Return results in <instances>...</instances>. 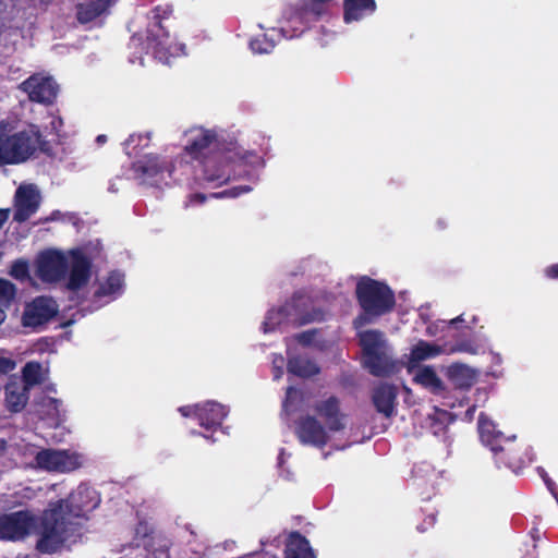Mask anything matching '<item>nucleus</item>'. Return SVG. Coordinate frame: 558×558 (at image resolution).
Wrapping results in <instances>:
<instances>
[{"label":"nucleus","mask_w":558,"mask_h":558,"mask_svg":"<svg viewBox=\"0 0 558 558\" xmlns=\"http://www.w3.org/2000/svg\"><path fill=\"white\" fill-rule=\"evenodd\" d=\"M10 209H0V229L9 219Z\"/></svg>","instance_id":"c03bdc74"},{"label":"nucleus","mask_w":558,"mask_h":558,"mask_svg":"<svg viewBox=\"0 0 558 558\" xmlns=\"http://www.w3.org/2000/svg\"><path fill=\"white\" fill-rule=\"evenodd\" d=\"M194 412L199 425L207 430H216L220 427L228 413L222 404L214 401L195 405Z\"/></svg>","instance_id":"aec40b11"},{"label":"nucleus","mask_w":558,"mask_h":558,"mask_svg":"<svg viewBox=\"0 0 558 558\" xmlns=\"http://www.w3.org/2000/svg\"><path fill=\"white\" fill-rule=\"evenodd\" d=\"M252 190L251 186L248 185H239V186H233L231 189H228V190H225L220 193H213L211 196L213 197H216V198H219V197H238L244 193H247Z\"/></svg>","instance_id":"72a5a7b5"},{"label":"nucleus","mask_w":558,"mask_h":558,"mask_svg":"<svg viewBox=\"0 0 558 558\" xmlns=\"http://www.w3.org/2000/svg\"><path fill=\"white\" fill-rule=\"evenodd\" d=\"M43 405L49 408L50 410H53L56 414L58 415L59 407L61 405V401L59 399L52 398V397H45L43 400Z\"/></svg>","instance_id":"4c0bfd02"},{"label":"nucleus","mask_w":558,"mask_h":558,"mask_svg":"<svg viewBox=\"0 0 558 558\" xmlns=\"http://www.w3.org/2000/svg\"><path fill=\"white\" fill-rule=\"evenodd\" d=\"M372 403L376 411L386 418L396 415L398 388L388 383H380L372 391Z\"/></svg>","instance_id":"6ab92c4d"},{"label":"nucleus","mask_w":558,"mask_h":558,"mask_svg":"<svg viewBox=\"0 0 558 558\" xmlns=\"http://www.w3.org/2000/svg\"><path fill=\"white\" fill-rule=\"evenodd\" d=\"M34 517L25 510L0 515V541H19L28 535Z\"/></svg>","instance_id":"f8f14e48"},{"label":"nucleus","mask_w":558,"mask_h":558,"mask_svg":"<svg viewBox=\"0 0 558 558\" xmlns=\"http://www.w3.org/2000/svg\"><path fill=\"white\" fill-rule=\"evenodd\" d=\"M39 469L69 473L82 466V456L70 450L41 449L35 456Z\"/></svg>","instance_id":"1a4fd4ad"},{"label":"nucleus","mask_w":558,"mask_h":558,"mask_svg":"<svg viewBox=\"0 0 558 558\" xmlns=\"http://www.w3.org/2000/svg\"><path fill=\"white\" fill-rule=\"evenodd\" d=\"M415 380L418 384L430 388H440L442 384L436 372L429 366H425L418 371L415 375Z\"/></svg>","instance_id":"c756f323"},{"label":"nucleus","mask_w":558,"mask_h":558,"mask_svg":"<svg viewBox=\"0 0 558 558\" xmlns=\"http://www.w3.org/2000/svg\"><path fill=\"white\" fill-rule=\"evenodd\" d=\"M287 369L288 373L301 378H310L319 374L320 372V368L314 361L301 355L289 357Z\"/></svg>","instance_id":"5701e85b"},{"label":"nucleus","mask_w":558,"mask_h":558,"mask_svg":"<svg viewBox=\"0 0 558 558\" xmlns=\"http://www.w3.org/2000/svg\"><path fill=\"white\" fill-rule=\"evenodd\" d=\"M68 269V259L59 251L48 250L37 258L36 275L43 282H59L65 277Z\"/></svg>","instance_id":"9b49d317"},{"label":"nucleus","mask_w":558,"mask_h":558,"mask_svg":"<svg viewBox=\"0 0 558 558\" xmlns=\"http://www.w3.org/2000/svg\"><path fill=\"white\" fill-rule=\"evenodd\" d=\"M58 313L56 302L48 296H37L25 305L22 324L24 327L37 328L46 325Z\"/></svg>","instance_id":"2eb2a0df"},{"label":"nucleus","mask_w":558,"mask_h":558,"mask_svg":"<svg viewBox=\"0 0 558 558\" xmlns=\"http://www.w3.org/2000/svg\"><path fill=\"white\" fill-rule=\"evenodd\" d=\"M143 140L146 142L145 145H147L149 142L148 134H131L124 144L129 146L131 144L141 143Z\"/></svg>","instance_id":"58836bf2"},{"label":"nucleus","mask_w":558,"mask_h":558,"mask_svg":"<svg viewBox=\"0 0 558 558\" xmlns=\"http://www.w3.org/2000/svg\"><path fill=\"white\" fill-rule=\"evenodd\" d=\"M92 262L80 250L71 251V267L66 288L77 291L86 286L90 279Z\"/></svg>","instance_id":"a211bd4d"},{"label":"nucleus","mask_w":558,"mask_h":558,"mask_svg":"<svg viewBox=\"0 0 558 558\" xmlns=\"http://www.w3.org/2000/svg\"><path fill=\"white\" fill-rule=\"evenodd\" d=\"M207 196L203 193H195L190 196V201L197 204H203Z\"/></svg>","instance_id":"79ce46f5"},{"label":"nucleus","mask_w":558,"mask_h":558,"mask_svg":"<svg viewBox=\"0 0 558 558\" xmlns=\"http://www.w3.org/2000/svg\"><path fill=\"white\" fill-rule=\"evenodd\" d=\"M41 196L35 184L20 185L14 195L13 220L22 223L27 221L38 210Z\"/></svg>","instance_id":"4468645a"},{"label":"nucleus","mask_w":558,"mask_h":558,"mask_svg":"<svg viewBox=\"0 0 558 558\" xmlns=\"http://www.w3.org/2000/svg\"><path fill=\"white\" fill-rule=\"evenodd\" d=\"M316 332H317L316 329L305 330V331H302L300 333H296L294 336V339L296 340L298 343H300V344H302L304 347H308L314 341Z\"/></svg>","instance_id":"c9c22d12"},{"label":"nucleus","mask_w":558,"mask_h":558,"mask_svg":"<svg viewBox=\"0 0 558 558\" xmlns=\"http://www.w3.org/2000/svg\"><path fill=\"white\" fill-rule=\"evenodd\" d=\"M458 322H463L462 316H458V317L453 318V319L451 320V324H452V325H454V324H457Z\"/></svg>","instance_id":"09e8293b"},{"label":"nucleus","mask_w":558,"mask_h":558,"mask_svg":"<svg viewBox=\"0 0 558 558\" xmlns=\"http://www.w3.org/2000/svg\"><path fill=\"white\" fill-rule=\"evenodd\" d=\"M314 411L319 416L328 432L337 433L345 428L347 415L341 411V403L338 397L329 396L328 398L317 401Z\"/></svg>","instance_id":"dca6fc26"},{"label":"nucleus","mask_w":558,"mask_h":558,"mask_svg":"<svg viewBox=\"0 0 558 558\" xmlns=\"http://www.w3.org/2000/svg\"><path fill=\"white\" fill-rule=\"evenodd\" d=\"M171 12L170 9H162L159 5L151 10L146 28V39L142 48L146 53L153 52L155 56H161L169 51L170 34L162 22L169 19ZM141 40L142 37L135 34L131 37L130 45H142Z\"/></svg>","instance_id":"423d86ee"},{"label":"nucleus","mask_w":558,"mask_h":558,"mask_svg":"<svg viewBox=\"0 0 558 558\" xmlns=\"http://www.w3.org/2000/svg\"><path fill=\"white\" fill-rule=\"evenodd\" d=\"M186 136L184 150L195 160L203 158V179L217 186L235 178V166L252 165V159H257L254 153L242 151L235 145L211 151V147H217L218 144V135L213 130L194 128Z\"/></svg>","instance_id":"f03ea898"},{"label":"nucleus","mask_w":558,"mask_h":558,"mask_svg":"<svg viewBox=\"0 0 558 558\" xmlns=\"http://www.w3.org/2000/svg\"><path fill=\"white\" fill-rule=\"evenodd\" d=\"M123 275L119 271H111L106 281L99 286L95 291V299H101L102 296L113 295L122 289Z\"/></svg>","instance_id":"a878e982"},{"label":"nucleus","mask_w":558,"mask_h":558,"mask_svg":"<svg viewBox=\"0 0 558 558\" xmlns=\"http://www.w3.org/2000/svg\"><path fill=\"white\" fill-rule=\"evenodd\" d=\"M360 345L363 350L365 368L376 377H388L398 371V365L385 352V340L381 331L369 329L361 332Z\"/></svg>","instance_id":"39448f33"},{"label":"nucleus","mask_w":558,"mask_h":558,"mask_svg":"<svg viewBox=\"0 0 558 558\" xmlns=\"http://www.w3.org/2000/svg\"><path fill=\"white\" fill-rule=\"evenodd\" d=\"M355 298L361 313L353 319L355 329L373 324L391 313L396 306L393 290L384 281L362 276L355 287Z\"/></svg>","instance_id":"20e7f679"},{"label":"nucleus","mask_w":558,"mask_h":558,"mask_svg":"<svg viewBox=\"0 0 558 558\" xmlns=\"http://www.w3.org/2000/svg\"><path fill=\"white\" fill-rule=\"evenodd\" d=\"M277 314L281 316L278 324L284 320L295 327L322 320L324 317L323 311L315 308L313 299L303 291L294 292L291 299L278 310Z\"/></svg>","instance_id":"6e6552de"},{"label":"nucleus","mask_w":558,"mask_h":558,"mask_svg":"<svg viewBox=\"0 0 558 558\" xmlns=\"http://www.w3.org/2000/svg\"><path fill=\"white\" fill-rule=\"evenodd\" d=\"M194 411H195V407H194V408H192V407H190V405H186V407H181V408H179V412H180L183 416H185V417H189V416H192V415H194V416H195V412H194Z\"/></svg>","instance_id":"a19ab883"},{"label":"nucleus","mask_w":558,"mask_h":558,"mask_svg":"<svg viewBox=\"0 0 558 558\" xmlns=\"http://www.w3.org/2000/svg\"><path fill=\"white\" fill-rule=\"evenodd\" d=\"M8 123L0 122V165H5Z\"/></svg>","instance_id":"f704fd0d"},{"label":"nucleus","mask_w":558,"mask_h":558,"mask_svg":"<svg viewBox=\"0 0 558 558\" xmlns=\"http://www.w3.org/2000/svg\"><path fill=\"white\" fill-rule=\"evenodd\" d=\"M167 170V163L157 155H146L132 163L134 178L141 184L154 185L157 178Z\"/></svg>","instance_id":"f3484780"},{"label":"nucleus","mask_w":558,"mask_h":558,"mask_svg":"<svg viewBox=\"0 0 558 558\" xmlns=\"http://www.w3.org/2000/svg\"><path fill=\"white\" fill-rule=\"evenodd\" d=\"M449 377L459 383L460 386H471L473 379L472 371L463 364H452L448 368Z\"/></svg>","instance_id":"cd10ccee"},{"label":"nucleus","mask_w":558,"mask_h":558,"mask_svg":"<svg viewBox=\"0 0 558 558\" xmlns=\"http://www.w3.org/2000/svg\"><path fill=\"white\" fill-rule=\"evenodd\" d=\"M450 352H464L469 354H476L478 352V345L473 340H461L458 341L451 349Z\"/></svg>","instance_id":"473e14b6"},{"label":"nucleus","mask_w":558,"mask_h":558,"mask_svg":"<svg viewBox=\"0 0 558 558\" xmlns=\"http://www.w3.org/2000/svg\"><path fill=\"white\" fill-rule=\"evenodd\" d=\"M142 530H143V531H146V530H147L146 524L140 523V524L137 525V527H136V534L141 533V532H142ZM144 535H147V533H146V532H144Z\"/></svg>","instance_id":"de8ad7c7"},{"label":"nucleus","mask_w":558,"mask_h":558,"mask_svg":"<svg viewBox=\"0 0 558 558\" xmlns=\"http://www.w3.org/2000/svg\"><path fill=\"white\" fill-rule=\"evenodd\" d=\"M444 352V349L435 343L420 340L411 350L410 361L418 363L428 359L436 357Z\"/></svg>","instance_id":"393cba45"},{"label":"nucleus","mask_w":558,"mask_h":558,"mask_svg":"<svg viewBox=\"0 0 558 558\" xmlns=\"http://www.w3.org/2000/svg\"><path fill=\"white\" fill-rule=\"evenodd\" d=\"M545 276L551 280H558V263L545 268Z\"/></svg>","instance_id":"ea45409f"},{"label":"nucleus","mask_w":558,"mask_h":558,"mask_svg":"<svg viewBox=\"0 0 558 558\" xmlns=\"http://www.w3.org/2000/svg\"><path fill=\"white\" fill-rule=\"evenodd\" d=\"M7 145L5 165H15L26 161L38 148L46 151L47 142L38 128L32 125L27 130L7 135Z\"/></svg>","instance_id":"0eeeda50"},{"label":"nucleus","mask_w":558,"mask_h":558,"mask_svg":"<svg viewBox=\"0 0 558 558\" xmlns=\"http://www.w3.org/2000/svg\"><path fill=\"white\" fill-rule=\"evenodd\" d=\"M284 558H316L308 539L300 532H293L284 548Z\"/></svg>","instance_id":"4be33fe9"},{"label":"nucleus","mask_w":558,"mask_h":558,"mask_svg":"<svg viewBox=\"0 0 558 558\" xmlns=\"http://www.w3.org/2000/svg\"><path fill=\"white\" fill-rule=\"evenodd\" d=\"M8 449V441L4 438H0V457L4 454Z\"/></svg>","instance_id":"a18cd8bd"},{"label":"nucleus","mask_w":558,"mask_h":558,"mask_svg":"<svg viewBox=\"0 0 558 558\" xmlns=\"http://www.w3.org/2000/svg\"><path fill=\"white\" fill-rule=\"evenodd\" d=\"M256 44H257V41H252V43H251L252 49H253V50H255V51H259V52H262V50H260L259 48H257V47H256Z\"/></svg>","instance_id":"8fccbe9b"},{"label":"nucleus","mask_w":558,"mask_h":558,"mask_svg":"<svg viewBox=\"0 0 558 558\" xmlns=\"http://www.w3.org/2000/svg\"><path fill=\"white\" fill-rule=\"evenodd\" d=\"M8 310H9V308H7V307L0 306V325H1V324L5 320V318H7V313H5V312H7Z\"/></svg>","instance_id":"49530a36"},{"label":"nucleus","mask_w":558,"mask_h":558,"mask_svg":"<svg viewBox=\"0 0 558 558\" xmlns=\"http://www.w3.org/2000/svg\"><path fill=\"white\" fill-rule=\"evenodd\" d=\"M294 433L298 440L304 446L323 449L329 441L327 428L312 415L300 417L295 422Z\"/></svg>","instance_id":"ddd939ff"},{"label":"nucleus","mask_w":558,"mask_h":558,"mask_svg":"<svg viewBox=\"0 0 558 558\" xmlns=\"http://www.w3.org/2000/svg\"><path fill=\"white\" fill-rule=\"evenodd\" d=\"M5 407L11 413L21 412L28 401V388L22 380L13 377L4 386Z\"/></svg>","instance_id":"412c9836"},{"label":"nucleus","mask_w":558,"mask_h":558,"mask_svg":"<svg viewBox=\"0 0 558 558\" xmlns=\"http://www.w3.org/2000/svg\"><path fill=\"white\" fill-rule=\"evenodd\" d=\"M478 434L482 444L489 448L497 468H506L519 473L534 460L532 448L515 436L505 437L493 422L478 420Z\"/></svg>","instance_id":"7ed1b4c3"},{"label":"nucleus","mask_w":558,"mask_h":558,"mask_svg":"<svg viewBox=\"0 0 558 558\" xmlns=\"http://www.w3.org/2000/svg\"><path fill=\"white\" fill-rule=\"evenodd\" d=\"M99 494L90 486L81 484L68 499L50 502L44 510L36 527V549L41 554L57 553L73 531V519H87V514L100 504Z\"/></svg>","instance_id":"f257e3e1"},{"label":"nucleus","mask_w":558,"mask_h":558,"mask_svg":"<svg viewBox=\"0 0 558 558\" xmlns=\"http://www.w3.org/2000/svg\"><path fill=\"white\" fill-rule=\"evenodd\" d=\"M15 368V362L9 357L0 356V374H8Z\"/></svg>","instance_id":"e433bc0d"},{"label":"nucleus","mask_w":558,"mask_h":558,"mask_svg":"<svg viewBox=\"0 0 558 558\" xmlns=\"http://www.w3.org/2000/svg\"><path fill=\"white\" fill-rule=\"evenodd\" d=\"M19 88L26 93L28 99L41 105H52L57 99L59 85L51 76L35 73L23 81Z\"/></svg>","instance_id":"9d476101"},{"label":"nucleus","mask_w":558,"mask_h":558,"mask_svg":"<svg viewBox=\"0 0 558 558\" xmlns=\"http://www.w3.org/2000/svg\"><path fill=\"white\" fill-rule=\"evenodd\" d=\"M102 13L101 5L97 3H88L86 5H80L77 10V19L82 23H88L97 19Z\"/></svg>","instance_id":"7c9ffc66"},{"label":"nucleus","mask_w":558,"mask_h":558,"mask_svg":"<svg viewBox=\"0 0 558 558\" xmlns=\"http://www.w3.org/2000/svg\"><path fill=\"white\" fill-rule=\"evenodd\" d=\"M344 21H357L363 16V12H374L376 10L375 0H343Z\"/></svg>","instance_id":"b1692460"},{"label":"nucleus","mask_w":558,"mask_h":558,"mask_svg":"<svg viewBox=\"0 0 558 558\" xmlns=\"http://www.w3.org/2000/svg\"><path fill=\"white\" fill-rule=\"evenodd\" d=\"M10 275L20 281H25L29 278L28 263L24 259L15 260L10 269Z\"/></svg>","instance_id":"2f4dec72"},{"label":"nucleus","mask_w":558,"mask_h":558,"mask_svg":"<svg viewBox=\"0 0 558 558\" xmlns=\"http://www.w3.org/2000/svg\"><path fill=\"white\" fill-rule=\"evenodd\" d=\"M293 395H296V389L293 387H288L287 392H286V399L283 401L284 408H288V404H289L290 400L292 399Z\"/></svg>","instance_id":"37998d69"},{"label":"nucleus","mask_w":558,"mask_h":558,"mask_svg":"<svg viewBox=\"0 0 558 558\" xmlns=\"http://www.w3.org/2000/svg\"><path fill=\"white\" fill-rule=\"evenodd\" d=\"M24 386L29 389L32 386L41 381V365L38 362H28L22 369Z\"/></svg>","instance_id":"bb28decb"},{"label":"nucleus","mask_w":558,"mask_h":558,"mask_svg":"<svg viewBox=\"0 0 558 558\" xmlns=\"http://www.w3.org/2000/svg\"><path fill=\"white\" fill-rule=\"evenodd\" d=\"M97 141H98V142H105V141H106V136H105V135H99V136L97 137Z\"/></svg>","instance_id":"3c124183"},{"label":"nucleus","mask_w":558,"mask_h":558,"mask_svg":"<svg viewBox=\"0 0 558 558\" xmlns=\"http://www.w3.org/2000/svg\"><path fill=\"white\" fill-rule=\"evenodd\" d=\"M17 289L11 281L0 278V306L10 308L15 301Z\"/></svg>","instance_id":"c85d7f7f"},{"label":"nucleus","mask_w":558,"mask_h":558,"mask_svg":"<svg viewBox=\"0 0 558 558\" xmlns=\"http://www.w3.org/2000/svg\"><path fill=\"white\" fill-rule=\"evenodd\" d=\"M438 225L440 228H445V225L442 223V221H438Z\"/></svg>","instance_id":"603ef678"}]
</instances>
